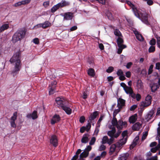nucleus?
<instances>
[{"label": "nucleus", "instance_id": "f257e3e1", "mask_svg": "<svg viewBox=\"0 0 160 160\" xmlns=\"http://www.w3.org/2000/svg\"><path fill=\"white\" fill-rule=\"evenodd\" d=\"M21 52L18 51L15 52L10 59L9 61L11 63L13 64L14 67L12 71V73L14 76L21 69V62L20 61Z\"/></svg>", "mask_w": 160, "mask_h": 160}, {"label": "nucleus", "instance_id": "f03ea898", "mask_svg": "<svg viewBox=\"0 0 160 160\" xmlns=\"http://www.w3.org/2000/svg\"><path fill=\"white\" fill-rule=\"evenodd\" d=\"M127 4L129 5L132 8V10L135 15L138 18L146 24H148V14L145 12H141L140 11L138 10L135 6L130 2L127 1Z\"/></svg>", "mask_w": 160, "mask_h": 160}, {"label": "nucleus", "instance_id": "7ed1b4c3", "mask_svg": "<svg viewBox=\"0 0 160 160\" xmlns=\"http://www.w3.org/2000/svg\"><path fill=\"white\" fill-rule=\"evenodd\" d=\"M121 108L118 107V109L114 110L113 113V118L112 120V125L116 126L118 129H122L123 128L126 127L127 125L126 122H123L121 120L118 122L116 118H115L116 115L120 112Z\"/></svg>", "mask_w": 160, "mask_h": 160}, {"label": "nucleus", "instance_id": "20e7f679", "mask_svg": "<svg viewBox=\"0 0 160 160\" xmlns=\"http://www.w3.org/2000/svg\"><path fill=\"white\" fill-rule=\"evenodd\" d=\"M118 131L116 132V129L115 128H113L111 130L109 131L108 132V134L109 136L111 137V138L108 140L107 143L109 145L112 144L114 140V138H118L120 134L121 131H120L121 129H118Z\"/></svg>", "mask_w": 160, "mask_h": 160}, {"label": "nucleus", "instance_id": "39448f33", "mask_svg": "<svg viewBox=\"0 0 160 160\" xmlns=\"http://www.w3.org/2000/svg\"><path fill=\"white\" fill-rule=\"evenodd\" d=\"M25 32L22 30H20L15 32L12 36V41L15 43L21 40L25 36Z\"/></svg>", "mask_w": 160, "mask_h": 160}, {"label": "nucleus", "instance_id": "423d86ee", "mask_svg": "<svg viewBox=\"0 0 160 160\" xmlns=\"http://www.w3.org/2000/svg\"><path fill=\"white\" fill-rule=\"evenodd\" d=\"M69 4V2L65 1H62L60 2L53 6L51 9V12L53 13L59 8L63 7Z\"/></svg>", "mask_w": 160, "mask_h": 160}, {"label": "nucleus", "instance_id": "0eeeda50", "mask_svg": "<svg viewBox=\"0 0 160 160\" xmlns=\"http://www.w3.org/2000/svg\"><path fill=\"white\" fill-rule=\"evenodd\" d=\"M151 97L149 95H148L146 98L145 101L141 102V106L144 107L149 106L151 104Z\"/></svg>", "mask_w": 160, "mask_h": 160}, {"label": "nucleus", "instance_id": "6e6552de", "mask_svg": "<svg viewBox=\"0 0 160 160\" xmlns=\"http://www.w3.org/2000/svg\"><path fill=\"white\" fill-rule=\"evenodd\" d=\"M17 112H15L13 113V116L11 118L10 122L11 127H12L15 128L16 127V124L15 122V121L17 119Z\"/></svg>", "mask_w": 160, "mask_h": 160}, {"label": "nucleus", "instance_id": "1a4fd4ad", "mask_svg": "<svg viewBox=\"0 0 160 160\" xmlns=\"http://www.w3.org/2000/svg\"><path fill=\"white\" fill-rule=\"evenodd\" d=\"M50 142L51 144L52 145L56 147L58 145V140L57 137L54 135H52L51 136L50 140Z\"/></svg>", "mask_w": 160, "mask_h": 160}, {"label": "nucleus", "instance_id": "9d476101", "mask_svg": "<svg viewBox=\"0 0 160 160\" xmlns=\"http://www.w3.org/2000/svg\"><path fill=\"white\" fill-rule=\"evenodd\" d=\"M31 0H24L16 2L13 5V6L18 7L23 5L28 4L31 2Z\"/></svg>", "mask_w": 160, "mask_h": 160}, {"label": "nucleus", "instance_id": "9b49d317", "mask_svg": "<svg viewBox=\"0 0 160 160\" xmlns=\"http://www.w3.org/2000/svg\"><path fill=\"white\" fill-rule=\"evenodd\" d=\"M117 74L119 76V79L121 81H123L126 79L123 72L121 69H118L117 72Z\"/></svg>", "mask_w": 160, "mask_h": 160}, {"label": "nucleus", "instance_id": "f8f14e48", "mask_svg": "<svg viewBox=\"0 0 160 160\" xmlns=\"http://www.w3.org/2000/svg\"><path fill=\"white\" fill-rule=\"evenodd\" d=\"M27 117L28 118H32L33 120L37 119L38 118L37 111H34L32 114H28Z\"/></svg>", "mask_w": 160, "mask_h": 160}, {"label": "nucleus", "instance_id": "ddd939ff", "mask_svg": "<svg viewBox=\"0 0 160 160\" xmlns=\"http://www.w3.org/2000/svg\"><path fill=\"white\" fill-rule=\"evenodd\" d=\"M60 120V118L59 115L55 114L53 116L51 120V122L52 124L59 122Z\"/></svg>", "mask_w": 160, "mask_h": 160}, {"label": "nucleus", "instance_id": "4468645a", "mask_svg": "<svg viewBox=\"0 0 160 160\" xmlns=\"http://www.w3.org/2000/svg\"><path fill=\"white\" fill-rule=\"evenodd\" d=\"M154 113V110L153 109L151 110L148 113L147 115L145 117V119L147 121H149L153 117Z\"/></svg>", "mask_w": 160, "mask_h": 160}, {"label": "nucleus", "instance_id": "2eb2a0df", "mask_svg": "<svg viewBox=\"0 0 160 160\" xmlns=\"http://www.w3.org/2000/svg\"><path fill=\"white\" fill-rule=\"evenodd\" d=\"M134 33L135 34L137 39L140 41H142L144 40V38L142 35L139 34V32L136 30L133 31Z\"/></svg>", "mask_w": 160, "mask_h": 160}, {"label": "nucleus", "instance_id": "dca6fc26", "mask_svg": "<svg viewBox=\"0 0 160 160\" xmlns=\"http://www.w3.org/2000/svg\"><path fill=\"white\" fill-rule=\"evenodd\" d=\"M89 135L88 134H84L82 137L81 141L82 143H86L89 140Z\"/></svg>", "mask_w": 160, "mask_h": 160}, {"label": "nucleus", "instance_id": "f3484780", "mask_svg": "<svg viewBox=\"0 0 160 160\" xmlns=\"http://www.w3.org/2000/svg\"><path fill=\"white\" fill-rule=\"evenodd\" d=\"M141 127V124L139 122H137L132 125V129L134 131H138Z\"/></svg>", "mask_w": 160, "mask_h": 160}, {"label": "nucleus", "instance_id": "a211bd4d", "mask_svg": "<svg viewBox=\"0 0 160 160\" xmlns=\"http://www.w3.org/2000/svg\"><path fill=\"white\" fill-rule=\"evenodd\" d=\"M138 115L137 114H134L129 117V121L130 123H133L136 121Z\"/></svg>", "mask_w": 160, "mask_h": 160}, {"label": "nucleus", "instance_id": "6ab92c4d", "mask_svg": "<svg viewBox=\"0 0 160 160\" xmlns=\"http://www.w3.org/2000/svg\"><path fill=\"white\" fill-rule=\"evenodd\" d=\"M73 17V13L71 12H67L64 15V19L66 20H69L72 19Z\"/></svg>", "mask_w": 160, "mask_h": 160}, {"label": "nucleus", "instance_id": "aec40b11", "mask_svg": "<svg viewBox=\"0 0 160 160\" xmlns=\"http://www.w3.org/2000/svg\"><path fill=\"white\" fill-rule=\"evenodd\" d=\"M139 139V138L138 137H136L135 138L133 141L132 143L130 146V149H133V148L138 144Z\"/></svg>", "mask_w": 160, "mask_h": 160}, {"label": "nucleus", "instance_id": "412c9836", "mask_svg": "<svg viewBox=\"0 0 160 160\" xmlns=\"http://www.w3.org/2000/svg\"><path fill=\"white\" fill-rule=\"evenodd\" d=\"M42 28L46 29L52 26L51 23L48 21H46L43 23H42Z\"/></svg>", "mask_w": 160, "mask_h": 160}, {"label": "nucleus", "instance_id": "4be33fe9", "mask_svg": "<svg viewBox=\"0 0 160 160\" xmlns=\"http://www.w3.org/2000/svg\"><path fill=\"white\" fill-rule=\"evenodd\" d=\"M129 156L128 153H124L120 154L118 158V160H126Z\"/></svg>", "mask_w": 160, "mask_h": 160}, {"label": "nucleus", "instance_id": "5701e85b", "mask_svg": "<svg viewBox=\"0 0 160 160\" xmlns=\"http://www.w3.org/2000/svg\"><path fill=\"white\" fill-rule=\"evenodd\" d=\"M104 116H103L102 115L100 116V117L97 124V126H96V129L97 130H96L95 131V132L97 131V133H98V131H99V129L98 128L100 127L101 124L100 123L101 122V121L103 119V118H104Z\"/></svg>", "mask_w": 160, "mask_h": 160}, {"label": "nucleus", "instance_id": "b1692460", "mask_svg": "<svg viewBox=\"0 0 160 160\" xmlns=\"http://www.w3.org/2000/svg\"><path fill=\"white\" fill-rule=\"evenodd\" d=\"M125 100L121 98H119L118 100V105L119 108H122L125 104Z\"/></svg>", "mask_w": 160, "mask_h": 160}, {"label": "nucleus", "instance_id": "393cba45", "mask_svg": "<svg viewBox=\"0 0 160 160\" xmlns=\"http://www.w3.org/2000/svg\"><path fill=\"white\" fill-rule=\"evenodd\" d=\"M62 107L61 108L67 114L70 115L71 113L72 110L70 108L65 105Z\"/></svg>", "mask_w": 160, "mask_h": 160}, {"label": "nucleus", "instance_id": "a878e982", "mask_svg": "<svg viewBox=\"0 0 160 160\" xmlns=\"http://www.w3.org/2000/svg\"><path fill=\"white\" fill-rule=\"evenodd\" d=\"M158 144L155 147L151 149V151L152 152L155 153L159 150L160 148V138L158 139Z\"/></svg>", "mask_w": 160, "mask_h": 160}, {"label": "nucleus", "instance_id": "bb28decb", "mask_svg": "<svg viewBox=\"0 0 160 160\" xmlns=\"http://www.w3.org/2000/svg\"><path fill=\"white\" fill-rule=\"evenodd\" d=\"M123 40L122 39V36L118 37L117 39V42L118 47L120 46H121L124 45L122 43L123 42Z\"/></svg>", "mask_w": 160, "mask_h": 160}, {"label": "nucleus", "instance_id": "cd10ccee", "mask_svg": "<svg viewBox=\"0 0 160 160\" xmlns=\"http://www.w3.org/2000/svg\"><path fill=\"white\" fill-rule=\"evenodd\" d=\"M98 113L97 111H95L91 114L89 117V120L91 121L95 119L98 115Z\"/></svg>", "mask_w": 160, "mask_h": 160}, {"label": "nucleus", "instance_id": "c85d7f7f", "mask_svg": "<svg viewBox=\"0 0 160 160\" xmlns=\"http://www.w3.org/2000/svg\"><path fill=\"white\" fill-rule=\"evenodd\" d=\"M116 148V145L115 144H112L110 146L109 152L110 155L112 154L115 152Z\"/></svg>", "mask_w": 160, "mask_h": 160}, {"label": "nucleus", "instance_id": "c756f323", "mask_svg": "<svg viewBox=\"0 0 160 160\" xmlns=\"http://www.w3.org/2000/svg\"><path fill=\"white\" fill-rule=\"evenodd\" d=\"M126 93L127 94H131L132 92V90L131 87L127 86L124 89Z\"/></svg>", "mask_w": 160, "mask_h": 160}, {"label": "nucleus", "instance_id": "7c9ffc66", "mask_svg": "<svg viewBox=\"0 0 160 160\" xmlns=\"http://www.w3.org/2000/svg\"><path fill=\"white\" fill-rule=\"evenodd\" d=\"M88 154L89 152L84 151L80 154L79 155V157H80V158H86L88 156Z\"/></svg>", "mask_w": 160, "mask_h": 160}, {"label": "nucleus", "instance_id": "2f4dec72", "mask_svg": "<svg viewBox=\"0 0 160 160\" xmlns=\"http://www.w3.org/2000/svg\"><path fill=\"white\" fill-rule=\"evenodd\" d=\"M9 27L8 24H5L3 25L2 26L0 27V32H1L4 30L8 29Z\"/></svg>", "mask_w": 160, "mask_h": 160}, {"label": "nucleus", "instance_id": "473e14b6", "mask_svg": "<svg viewBox=\"0 0 160 160\" xmlns=\"http://www.w3.org/2000/svg\"><path fill=\"white\" fill-rule=\"evenodd\" d=\"M106 14L108 19L111 20H112L113 19V15L110 12L108 11H107Z\"/></svg>", "mask_w": 160, "mask_h": 160}, {"label": "nucleus", "instance_id": "72a5a7b5", "mask_svg": "<svg viewBox=\"0 0 160 160\" xmlns=\"http://www.w3.org/2000/svg\"><path fill=\"white\" fill-rule=\"evenodd\" d=\"M88 74L90 76L93 77L95 75L94 70L92 68L89 69L88 71Z\"/></svg>", "mask_w": 160, "mask_h": 160}, {"label": "nucleus", "instance_id": "f704fd0d", "mask_svg": "<svg viewBox=\"0 0 160 160\" xmlns=\"http://www.w3.org/2000/svg\"><path fill=\"white\" fill-rule=\"evenodd\" d=\"M118 47V50L117 52L118 54H120L122 52V49L126 48L127 46L126 45H122Z\"/></svg>", "mask_w": 160, "mask_h": 160}, {"label": "nucleus", "instance_id": "c9c22d12", "mask_svg": "<svg viewBox=\"0 0 160 160\" xmlns=\"http://www.w3.org/2000/svg\"><path fill=\"white\" fill-rule=\"evenodd\" d=\"M57 103L58 105V107L60 108H62V106H65L64 104V101L63 99H62L60 101L58 102Z\"/></svg>", "mask_w": 160, "mask_h": 160}, {"label": "nucleus", "instance_id": "e433bc0d", "mask_svg": "<svg viewBox=\"0 0 160 160\" xmlns=\"http://www.w3.org/2000/svg\"><path fill=\"white\" fill-rule=\"evenodd\" d=\"M151 87L152 91L154 92L159 88V86L156 84H154Z\"/></svg>", "mask_w": 160, "mask_h": 160}, {"label": "nucleus", "instance_id": "4c0bfd02", "mask_svg": "<svg viewBox=\"0 0 160 160\" xmlns=\"http://www.w3.org/2000/svg\"><path fill=\"white\" fill-rule=\"evenodd\" d=\"M143 87V84L140 80H138L137 82V87L138 89H141Z\"/></svg>", "mask_w": 160, "mask_h": 160}, {"label": "nucleus", "instance_id": "58836bf2", "mask_svg": "<svg viewBox=\"0 0 160 160\" xmlns=\"http://www.w3.org/2000/svg\"><path fill=\"white\" fill-rule=\"evenodd\" d=\"M114 33L116 36H118V37L122 36L119 30L118 29H116L114 30Z\"/></svg>", "mask_w": 160, "mask_h": 160}, {"label": "nucleus", "instance_id": "ea45409f", "mask_svg": "<svg viewBox=\"0 0 160 160\" xmlns=\"http://www.w3.org/2000/svg\"><path fill=\"white\" fill-rule=\"evenodd\" d=\"M108 140V137L106 136H104L103 137L102 139L101 143L102 144L106 143H107Z\"/></svg>", "mask_w": 160, "mask_h": 160}, {"label": "nucleus", "instance_id": "a19ab883", "mask_svg": "<svg viewBox=\"0 0 160 160\" xmlns=\"http://www.w3.org/2000/svg\"><path fill=\"white\" fill-rule=\"evenodd\" d=\"M96 140V139L95 137H93L92 138L91 141L89 142V144L90 145H93Z\"/></svg>", "mask_w": 160, "mask_h": 160}, {"label": "nucleus", "instance_id": "79ce46f5", "mask_svg": "<svg viewBox=\"0 0 160 160\" xmlns=\"http://www.w3.org/2000/svg\"><path fill=\"white\" fill-rule=\"evenodd\" d=\"M127 141V138H123L120 140V141H119L120 143H122V144H123V145Z\"/></svg>", "mask_w": 160, "mask_h": 160}, {"label": "nucleus", "instance_id": "37998d69", "mask_svg": "<svg viewBox=\"0 0 160 160\" xmlns=\"http://www.w3.org/2000/svg\"><path fill=\"white\" fill-rule=\"evenodd\" d=\"M50 88L49 91V94L50 95L53 94L55 92L54 88H52V87H49Z\"/></svg>", "mask_w": 160, "mask_h": 160}, {"label": "nucleus", "instance_id": "c03bdc74", "mask_svg": "<svg viewBox=\"0 0 160 160\" xmlns=\"http://www.w3.org/2000/svg\"><path fill=\"white\" fill-rule=\"evenodd\" d=\"M148 132H143L142 138V141H143L146 139L148 135Z\"/></svg>", "mask_w": 160, "mask_h": 160}, {"label": "nucleus", "instance_id": "a18cd8bd", "mask_svg": "<svg viewBox=\"0 0 160 160\" xmlns=\"http://www.w3.org/2000/svg\"><path fill=\"white\" fill-rule=\"evenodd\" d=\"M127 134L128 132L127 131H124L122 134V137L123 138H127Z\"/></svg>", "mask_w": 160, "mask_h": 160}, {"label": "nucleus", "instance_id": "49530a36", "mask_svg": "<svg viewBox=\"0 0 160 160\" xmlns=\"http://www.w3.org/2000/svg\"><path fill=\"white\" fill-rule=\"evenodd\" d=\"M113 67L112 66H110L109 67L108 69H107L106 72L108 73H111L113 71Z\"/></svg>", "mask_w": 160, "mask_h": 160}, {"label": "nucleus", "instance_id": "de8ad7c7", "mask_svg": "<svg viewBox=\"0 0 160 160\" xmlns=\"http://www.w3.org/2000/svg\"><path fill=\"white\" fill-rule=\"evenodd\" d=\"M156 40L154 38H152L149 42V44L152 45H154L156 44Z\"/></svg>", "mask_w": 160, "mask_h": 160}, {"label": "nucleus", "instance_id": "09e8293b", "mask_svg": "<svg viewBox=\"0 0 160 160\" xmlns=\"http://www.w3.org/2000/svg\"><path fill=\"white\" fill-rule=\"evenodd\" d=\"M106 148V147L103 144H102L100 145V146L99 147L98 150L100 151H102L103 150H104Z\"/></svg>", "mask_w": 160, "mask_h": 160}, {"label": "nucleus", "instance_id": "8fccbe9b", "mask_svg": "<svg viewBox=\"0 0 160 160\" xmlns=\"http://www.w3.org/2000/svg\"><path fill=\"white\" fill-rule=\"evenodd\" d=\"M155 50V47L153 46H151L149 48L148 51L150 52H152Z\"/></svg>", "mask_w": 160, "mask_h": 160}, {"label": "nucleus", "instance_id": "3c124183", "mask_svg": "<svg viewBox=\"0 0 160 160\" xmlns=\"http://www.w3.org/2000/svg\"><path fill=\"white\" fill-rule=\"evenodd\" d=\"M42 23H40L37 24L33 28L36 29H37L38 28H42Z\"/></svg>", "mask_w": 160, "mask_h": 160}, {"label": "nucleus", "instance_id": "603ef678", "mask_svg": "<svg viewBox=\"0 0 160 160\" xmlns=\"http://www.w3.org/2000/svg\"><path fill=\"white\" fill-rule=\"evenodd\" d=\"M156 38L157 39V43L158 47L160 48V37H156Z\"/></svg>", "mask_w": 160, "mask_h": 160}, {"label": "nucleus", "instance_id": "864d4df0", "mask_svg": "<svg viewBox=\"0 0 160 160\" xmlns=\"http://www.w3.org/2000/svg\"><path fill=\"white\" fill-rule=\"evenodd\" d=\"M160 137V126H159L158 128L157 129V135L156 138H158V139Z\"/></svg>", "mask_w": 160, "mask_h": 160}, {"label": "nucleus", "instance_id": "5fc2aeb1", "mask_svg": "<svg viewBox=\"0 0 160 160\" xmlns=\"http://www.w3.org/2000/svg\"><path fill=\"white\" fill-rule=\"evenodd\" d=\"M116 145V147L117 148H118L119 149H120V148H121V147L122 145H123V144H122L121 143H120L119 142H118L117 143Z\"/></svg>", "mask_w": 160, "mask_h": 160}, {"label": "nucleus", "instance_id": "6e6d98bb", "mask_svg": "<svg viewBox=\"0 0 160 160\" xmlns=\"http://www.w3.org/2000/svg\"><path fill=\"white\" fill-rule=\"evenodd\" d=\"M92 148V147L90 145H88L85 149L84 151H86V152H89L91 150Z\"/></svg>", "mask_w": 160, "mask_h": 160}, {"label": "nucleus", "instance_id": "4d7b16f0", "mask_svg": "<svg viewBox=\"0 0 160 160\" xmlns=\"http://www.w3.org/2000/svg\"><path fill=\"white\" fill-rule=\"evenodd\" d=\"M153 65H151L150 66L149 68V69H148V74H150L152 72V69H153Z\"/></svg>", "mask_w": 160, "mask_h": 160}, {"label": "nucleus", "instance_id": "13d9d810", "mask_svg": "<svg viewBox=\"0 0 160 160\" xmlns=\"http://www.w3.org/2000/svg\"><path fill=\"white\" fill-rule=\"evenodd\" d=\"M137 107L136 105H132L130 108V110L131 111H134Z\"/></svg>", "mask_w": 160, "mask_h": 160}, {"label": "nucleus", "instance_id": "bf43d9fd", "mask_svg": "<svg viewBox=\"0 0 160 160\" xmlns=\"http://www.w3.org/2000/svg\"><path fill=\"white\" fill-rule=\"evenodd\" d=\"M33 42L35 44H38L39 43V40L38 38H36L33 40Z\"/></svg>", "mask_w": 160, "mask_h": 160}, {"label": "nucleus", "instance_id": "052dcab7", "mask_svg": "<svg viewBox=\"0 0 160 160\" xmlns=\"http://www.w3.org/2000/svg\"><path fill=\"white\" fill-rule=\"evenodd\" d=\"M43 6L45 8H46L48 7L49 5V1H46L43 2Z\"/></svg>", "mask_w": 160, "mask_h": 160}, {"label": "nucleus", "instance_id": "680f3d73", "mask_svg": "<svg viewBox=\"0 0 160 160\" xmlns=\"http://www.w3.org/2000/svg\"><path fill=\"white\" fill-rule=\"evenodd\" d=\"M91 125L90 123H88L87 125L85 127L86 129V130L87 131H88L90 129V128H91Z\"/></svg>", "mask_w": 160, "mask_h": 160}, {"label": "nucleus", "instance_id": "e2e57ef3", "mask_svg": "<svg viewBox=\"0 0 160 160\" xmlns=\"http://www.w3.org/2000/svg\"><path fill=\"white\" fill-rule=\"evenodd\" d=\"M85 120V118L83 116H81L79 119V121L81 123H83L84 122Z\"/></svg>", "mask_w": 160, "mask_h": 160}, {"label": "nucleus", "instance_id": "0e129e2a", "mask_svg": "<svg viewBox=\"0 0 160 160\" xmlns=\"http://www.w3.org/2000/svg\"><path fill=\"white\" fill-rule=\"evenodd\" d=\"M156 69L160 70V62H157L156 64Z\"/></svg>", "mask_w": 160, "mask_h": 160}, {"label": "nucleus", "instance_id": "69168bd1", "mask_svg": "<svg viewBox=\"0 0 160 160\" xmlns=\"http://www.w3.org/2000/svg\"><path fill=\"white\" fill-rule=\"evenodd\" d=\"M135 98L137 101H139L141 98V96L140 94H137L136 95Z\"/></svg>", "mask_w": 160, "mask_h": 160}, {"label": "nucleus", "instance_id": "338daca9", "mask_svg": "<svg viewBox=\"0 0 160 160\" xmlns=\"http://www.w3.org/2000/svg\"><path fill=\"white\" fill-rule=\"evenodd\" d=\"M132 65V62H129L127 63V65L126 66V67L128 69H129L131 66Z\"/></svg>", "mask_w": 160, "mask_h": 160}, {"label": "nucleus", "instance_id": "774afa93", "mask_svg": "<svg viewBox=\"0 0 160 160\" xmlns=\"http://www.w3.org/2000/svg\"><path fill=\"white\" fill-rule=\"evenodd\" d=\"M158 158L157 156H154L152 157L151 158L148 159L147 160H157Z\"/></svg>", "mask_w": 160, "mask_h": 160}]
</instances>
